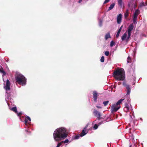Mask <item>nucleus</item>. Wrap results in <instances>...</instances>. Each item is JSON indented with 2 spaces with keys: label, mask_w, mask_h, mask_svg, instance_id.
Segmentation results:
<instances>
[{
  "label": "nucleus",
  "mask_w": 147,
  "mask_h": 147,
  "mask_svg": "<svg viewBox=\"0 0 147 147\" xmlns=\"http://www.w3.org/2000/svg\"><path fill=\"white\" fill-rule=\"evenodd\" d=\"M68 135V131L64 127L58 128L56 129L53 133V137L56 142H59L66 138Z\"/></svg>",
  "instance_id": "1"
},
{
  "label": "nucleus",
  "mask_w": 147,
  "mask_h": 147,
  "mask_svg": "<svg viewBox=\"0 0 147 147\" xmlns=\"http://www.w3.org/2000/svg\"><path fill=\"white\" fill-rule=\"evenodd\" d=\"M113 75L116 80L123 81L125 78L124 69L122 68H118L113 72Z\"/></svg>",
  "instance_id": "2"
},
{
  "label": "nucleus",
  "mask_w": 147,
  "mask_h": 147,
  "mask_svg": "<svg viewBox=\"0 0 147 147\" xmlns=\"http://www.w3.org/2000/svg\"><path fill=\"white\" fill-rule=\"evenodd\" d=\"M15 79L16 82L22 86L26 85V79L22 74L20 73H17L16 75Z\"/></svg>",
  "instance_id": "3"
},
{
  "label": "nucleus",
  "mask_w": 147,
  "mask_h": 147,
  "mask_svg": "<svg viewBox=\"0 0 147 147\" xmlns=\"http://www.w3.org/2000/svg\"><path fill=\"white\" fill-rule=\"evenodd\" d=\"M10 83L8 80L7 79L5 83H4V88L6 91V97L5 98L6 101L9 99V98L11 95Z\"/></svg>",
  "instance_id": "4"
},
{
  "label": "nucleus",
  "mask_w": 147,
  "mask_h": 147,
  "mask_svg": "<svg viewBox=\"0 0 147 147\" xmlns=\"http://www.w3.org/2000/svg\"><path fill=\"white\" fill-rule=\"evenodd\" d=\"M124 100V99H120L116 103L112 105L111 107L112 111L115 112L118 110L120 108V104Z\"/></svg>",
  "instance_id": "5"
},
{
  "label": "nucleus",
  "mask_w": 147,
  "mask_h": 147,
  "mask_svg": "<svg viewBox=\"0 0 147 147\" xmlns=\"http://www.w3.org/2000/svg\"><path fill=\"white\" fill-rule=\"evenodd\" d=\"M123 85L127 89V93L126 96L127 97V102L130 103V99L129 97V95L130 93L131 89L130 87V86L127 84L125 82H123Z\"/></svg>",
  "instance_id": "6"
},
{
  "label": "nucleus",
  "mask_w": 147,
  "mask_h": 147,
  "mask_svg": "<svg viewBox=\"0 0 147 147\" xmlns=\"http://www.w3.org/2000/svg\"><path fill=\"white\" fill-rule=\"evenodd\" d=\"M134 27V25L133 24H131L128 27L127 29L128 35L127 38L126 39V41H129V39L130 38L131 35V32L133 30Z\"/></svg>",
  "instance_id": "7"
},
{
  "label": "nucleus",
  "mask_w": 147,
  "mask_h": 147,
  "mask_svg": "<svg viewBox=\"0 0 147 147\" xmlns=\"http://www.w3.org/2000/svg\"><path fill=\"white\" fill-rule=\"evenodd\" d=\"M31 119L28 116H27L24 120L25 124L26 125L25 127H28V125H29L31 123Z\"/></svg>",
  "instance_id": "8"
},
{
  "label": "nucleus",
  "mask_w": 147,
  "mask_h": 147,
  "mask_svg": "<svg viewBox=\"0 0 147 147\" xmlns=\"http://www.w3.org/2000/svg\"><path fill=\"white\" fill-rule=\"evenodd\" d=\"M93 113L94 115L97 117V118L98 119H100L101 115L100 112H98L95 109L93 112Z\"/></svg>",
  "instance_id": "9"
},
{
  "label": "nucleus",
  "mask_w": 147,
  "mask_h": 147,
  "mask_svg": "<svg viewBox=\"0 0 147 147\" xmlns=\"http://www.w3.org/2000/svg\"><path fill=\"white\" fill-rule=\"evenodd\" d=\"M9 109L13 111L16 113L17 114V115L19 117L22 114V113L21 112H20L19 113H18L17 111V108L16 107H13L11 108H9Z\"/></svg>",
  "instance_id": "10"
},
{
  "label": "nucleus",
  "mask_w": 147,
  "mask_h": 147,
  "mask_svg": "<svg viewBox=\"0 0 147 147\" xmlns=\"http://www.w3.org/2000/svg\"><path fill=\"white\" fill-rule=\"evenodd\" d=\"M88 127V125H86L84 128V129H83L80 135L81 137H82L85 136L87 133V131H86V129Z\"/></svg>",
  "instance_id": "11"
},
{
  "label": "nucleus",
  "mask_w": 147,
  "mask_h": 147,
  "mask_svg": "<svg viewBox=\"0 0 147 147\" xmlns=\"http://www.w3.org/2000/svg\"><path fill=\"white\" fill-rule=\"evenodd\" d=\"M97 94L98 93L96 91H94L93 92V97L94 98V101L95 102H96L97 101Z\"/></svg>",
  "instance_id": "12"
},
{
  "label": "nucleus",
  "mask_w": 147,
  "mask_h": 147,
  "mask_svg": "<svg viewBox=\"0 0 147 147\" xmlns=\"http://www.w3.org/2000/svg\"><path fill=\"white\" fill-rule=\"evenodd\" d=\"M122 16L121 14H119L117 16V22L118 24H120L121 22Z\"/></svg>",
  "instance_id": "13"
},
{
  "label": "nucleus",
  "mask_w": 147,
  "mask_h": 147,
  "mask_svg": "<svg viewBox=\"0 0 147 147\" xmlns=\"http://www.w3.org/2000/svg\"><path fill=\"white\" fill-rule=\"evenodd\" d=\"M127 34L125 33L122 36L121 39L122 40V41H123L124 40H126V39L127 38Z\"/></svg>",
  "instance_id": "14"
},
{
  "label": "nucleus",
  "mask_w": 147,
  "mask_h": 147,
  "mask_svg": "<svg viewBox=\"0 0 147 147\" xmlns=\"http://www.w3.org/2000/svg\"><path fill=\"white\" fill-rule=\"evenodd\" d=\"M111 36L110 35V33L108 32L106 34L105 36V39L106 40H107L109 38H111Z\"/></svg>",
  "instance_id": "15"
},
{
  "label": "nucleus",
  "mask_w": 147,
  "mask_h": 147,
  "mask_svg": "<svg viewBox=\"0 0 147 147\" xmlns=\"http://www.w3.org/2000/svg\"><path fill=\"white\" fill-rule=\"evenodd\" d=\"M115 3H113L112 4H111V5H110V7L109 8V9H108V11H110V10H111L115 6Z\"/></svg>",
  "instance_id": "16"
},
{
  "label": "nucleus",
  "mask_w": 147,
  "mask_h": 147,
  "mask_svg": "<svg viewBox=\"0 0 147 147\" xmlns=\"http://www.w3.org/2000/svg\"><path fill=\"white\" fill-rule=\"evenodd\" d=\"M140 13V11L138 9H137L135 10L134 15L138 16Z\"/></svg>",
  "instance_id": "17"
},
{
  "label": "nucleus",
  "mask_w": 147,
  "mask_h": 147,
  "mask_svg": "<svg viewBox=\"0 0 147 147\" xmlns=\"http://www.w3.org/2000/svg\"><path fill=\"white\" fill-rule=\"evenodd\" d=\"M130 105V103H129V102L127 103L126 102L125 103V107H128L129 108H130V106L129 105Z\"/></svg>",
  "instance_id": "18"
},
{
  "label": "nucleus",
  "mask_w": 147,
  "mask_h": 147,
  "mask_svg": "<svg viewBox=\"0 0 147 147\" xmlns=\"http://www.w3.org/2000/svg\"><path fill=\"white\" fill-rule=\"evenodd\" d=\"M0 72L3 73V76H4L6 74V73L5 71H4L3 70V69H0Z\"/></svg>",
  "instance_id": "19"
},
{
  "label": "nucleus",
  "mask_w": 147,
  "mask_h": 147,
  "mask_svg": "<svg viewBox=\"0 0 147 147\" xmlns=\"http://www.w3.org/2000/svg\"><path fill=\"white\" fill-rule=\"evenodd\" d=\"M102 20L101 19L99 20V25L100 27H101L102 25Z\"/></svg>",
  "instance_id": "20"
},
{
  "label": "nucleus",
  "mask_w": 147,
  "mask_h": 147,
  "mask_svg": "<svg viewBox=\"0 0 147 147\" xmlns=\"http://www.w3.org/2000/svg\"><path fill=\"white\" fill-rule=\"evenodd\" d=\"M128 15V12L127 10V11L124 14V17L125 18H127Z\"/></svg>",
  "instance_id": "21"
},
{
  "label": "nucleus",
  "mask_w": 147,
  "mask_h": 147,
  "mask_svg": "<svg viewBox=\"0 0 147 147\" xmlns=\"http://www.w3.org/2000/svg\"><path fill=\"white\" fill-rule=\"evenodd\" d=\"M118 3L120 6H121L122 5V0H118Z\"/></svg>",
  "instance_id": "22"
},
{
  "label": "nucleus",
  "mask_w": 147,
  "mask_h": 147,
  "mask_svg": "<svg viewBox=\"0 0 147 147\" xmlns=\"http://www.w3.org/2000/svg\"><path fill=\"white\" fill-rule=\"evenodd\" d=\"M109 102V101H105L103 102V104H104L105 106H106L107 105Z\"/></svg>",
  "instance_id": "23"
},
{
  "label": "nucleus",
  "mask_w": 147,
  "mask_h": 147,
  "mask_svg": "<svg viewBox=\"0 0 147 147\" xmlns=\"http://www.w3.org/2000/svg\"><path fill=\"white\" fill-rule=\"evenodd\" d=\"M145 6V3L143 1L141 3H140V7H142V6Z\"/></svg>",
  "instance_id": "24"
},
{
  "label": "nucleus",
  "mask_w": 147,
  "mask_h": 147,
  "mask_svg": "<svg viewBox=\"0 0 147 147\" xmlns=\"http://www.w3.org/2000/svg\"><path fill=\"white\" fill-rule=\"evenodd\" d=\"M80 137H81L80 136H80L77 135L75 136L74 138V139L75 140L78 139H79Z\"/></svg>",
  "instance_id": "25"
},
{
  "label": "nucleus",
  "mask_w": 147,
  "mask_h": 147,
  "mask_svg": "<svg viewBox=\"0 0 147 147\" xmlns=\"http://www.w3.org/2000/svg\"><path fill=\"white\" fill-rule=\"evenodd\" d=\"M115 44V42L113 41H111L110 44V46L111 47H112Z\"/></svg>",
  "instance_id": "26"
},
{
  "label": "nucleus",
  "mask_w": 147,
  "mask_h": 147,
  "mask_svg": "<svg viewBox=\"0 0 147 147\" xmlns=\"http://www.w3.org/2000/svg\"><path fill=\"white\" fill-rule=\"evenodd\" d=\"M98 124H95L94 125L93 128L94 129H96L98 128Z\"/></svg>",
  "instance_id": "27"
},
{
  "label": "nucleus",
  "mask_w": 147,
  "mask_h": 147,
  "mask_svg": "<svg viewBox=\"0 0 147 147\" xmlns=\"http://www.w3.org/2000/svg\"><path fill=\"white\" fill-rule=\"evenodd\" d=\"M129 109L130 108H129L128 107H125L124 108V110L125 112H127Z\"/></svg>",
  "instance_id": "28"
},
{
  "label": "nucleus",
  "mask_w": 147,
  "mask_h": 147,
  "mask_svg": "<svg viewBox=\"0 0 147 147\" xmlns=\"http://www.w3.org/2000/svg\"><path fill=\"white\" fill-rule=\"evenodd\" d=\"M69 142V140L68 139H66L64 141H62L61 142H62V143L63 142L64 143H68Z\"/></svg>",
  "instance_id": "29"
},
{
  "label": "nucleus",
  "mask_w": 147,
  "mask_h": 147,
  "mask_svg": "<svg viewBox=\"0 0 147 147\" xmlns=\"http://www.w3.org/2000/svg\"><path fill=\"white\" fill-rule=\"evenodd\" d=\"M120 32H121V31H120V30H118V32H117V34H116V37L117 38H118L119 36V35Z\"/></svg>",
  "instance_id": "30"
},
{
  "label": "nucleus",
  "mask_w": 147,
  "mask_h": 147,
  "mask_svg": "<svg viewBox=\"0 0 147 147\" xmlns=\"http://www.w3.org/2000/svg\"><path fill=\"white\" fill-rule=\"evenodd\" d=\"M131 58L130 57H128L127 59V63H129L130 62V61H131Z\"/></svg>",
  "instance_id": "31"
},
{
  "label": "nucleus",
  "mask_w": 147,
  "mask_h": 147,
  "mask_svg": "<svg viewBox=\"0 0 147 147\" xmlns=\"http://www.w3.org/2000/svg\"><path fill=\"white\" fill-rule=\"evenodd\" d=\"M104 57L102 56L101 57L100 59V61L102 63L104 61Z\"/></svg>",
  "instance_id": "32"
},
{
  "label": "nucleus",
  "mask_w": 147,
  "mask_h": 147,
  "mask_svg": "<svg viewBox=\"0 0 147 147\" xmlns=\"http://www.w3.org/2000/svg\"><path fill=\"white\" fill-rule=\"evenodd\" d=\"M138 16L134 14V16H133V17H134L133 20H134V21L136 20Z\"/></svg>",
  "instance_id": "33"
},
{
  "label": "nucleus",
  "mask_w": 147,
  "mask_h": 147,
  "mask_svg": "<svg viewBox=\"0 0 147 147\" xmlns=\"http://www.w3.org/2000/svg\"><path fill=\"white\" fill-rule=\"evenodd\" d=\"M109 53L108 51H106L105 53V54L106 56H108L109 55Z\"/></svg>",
  "instance_id": "34"
},
{
  "label": "nucleus",
  "mask_w": 147,
  "mask_h": 147,
  "mask_svg": "<svg viewBox=\"0 0 147 147\" xmlns=\"http://www.w3.org/2000/svg\"><path fill=\"white\" fill-rule=\"evenodd\" d=\"M62 144V143L61 142H60L57 145V146H58V147H59Z\"/></svg>",
  "instance_id": "35"
},
{
  "label": "nucleus",
  "mask_w": 147,
  "mask_h": 147,
  "mask_svg": "<svg viewBox=\"0 0 147 147\" xmlns=\"http://www.w3.org/2000/svg\"><path fill=\"white\" fill-rule=\"evenodd\" d=\"M110 0H105L104 2V4H105L108 2Z\"/></svg>",
  "instance_id": "36"
},
{
  "label": "nucleus",
  "mask_w": 147,
  "mask_h": 147,
  "mask_svg": "<svg viewBox=\"0 0 147 147\" xmlns=\"http://www.w3.org/2000/svg\"><path fill=\"white\" fill-rule=\"evenodd\" d=\"M103 121H101L100 122H99V123H98V126H99L100 125L103 124Z\"/></svg>",
  "instance_id": "37"
},
{
  "label": "nucleus",
  "mask_w": 147,
  "mask_h": 147,
  "mask_svg": "<svg viewBox=\"0 0 147 147\" xmlns=\"http://www.w3.org/2000/svg\"><path fill=\"white\" fill-rule=\"evenodd\" d=\"M123 27V25L121 26L118 30H120V31H121Z\"/></svg>",
  "instance_id": "38"
},
{
  "label": "nucleus",
  "mask_w": 147,
  "mask_h": 147,
  "mask_svg": "<svg viewBox=\"0 0 147 147\" xmlns=\"http://www.w3.org/2000/svg\"><path fill=\"white\" fill-rule=\"evenodd\" d=\"M82 0H78V3H81V2H82Z\"/></svg>",
  "instance_id": "39"
},
{
  "label": "nucleus",
  "mask_w": 147,
  "mask_h": 147,
  "mask_svg": "<svg viewBox=\"0 0 147 147\" xmlns=\"http://www.w3.org/2000/svg\"><path fill=\"white\" fill-rule=\"evenodd\" d=\"M96 107L98 108H100V109L101 108V107L99 106H96Z\"/></svg>",
  "instance_id": "40"
},
{
  "label": "nucleus",
  "mask_w": 147,
  "mask_h": 147,
  "mask_svg": "<svg viewBox=\"0 0 147 147\" xmlns=\"http://www.w3.org/2000/svg\"><path fill=\"white\" fill-rule=\"evenodd\" d=\"M25 131L26 132H29V131H28V129H26Z\"/></svg>",
  "instance_id": "41"
},
{
  "label": "nucleus",
  "mask_w": 147,
  "mask_h": 147,
  "mask_svg": "<svg viewBox=\"0 0 147 147\" xmlns=\"http://www.w3.org/2000/svg\"><path fill=\"white\" fill-rule=\"evenodd\" d=\"M145 4L146 5H147V2L145 3Z\"/></svg>",
  "instance_id": "42"
},
{
  "label": "nucleus",
  "mask_w": 147,
  "mask_h": 147,
  "mask_svg": "<svg viewBox=\"0 0 147 147\" xmlns=\"http://www.w3.org/2000/svg\"><path fill=\"white\" fill-rule=\"evenodd\" d=\"M136 7V5H134V8H135Z\"/></svg>",
  "instance_id": "43"
},
{
  "label": "nucleus",
  "mask_w": 147,
  "mask_h": 147,
  "mask_svg": "<svg viewBox=\"0 0 147 147\" xmlns=\"http://www.w3.org/2000/svg\"><path fill=\"white\" fill-rule=\"evenodd\" d=\"M94 122H95V121H93V123H94Z\"/></svg>",
  "instance_id": "44"
},
{
  "label": "nucleus",
  "mask_w": 147,
  "mask_h": 147,
  "mask_svg": "<svg viewBox=\"0 0 147 147\" xmlns=\"http://www.w3.org/2000/svg\"><path fill=\"white\" fill-rule=\"evenodd\" d=\"M129 147H131V145H130Z\"/></svg>",
  "instance_id": "45"
},
{
  "label": "nucleus",
  "mask_w": 147,
  "mask_h": 147,
  "mask_svg": "<svg viewBox=\"0 0 147 147\" xmlns=\"http://www.w3.org/2000/svg\"><path fill=\"white\" fill-rule=\"evenodd\" d=\"M56 147H58L57 146Z\"/></svg>",
  "instance_id": "46"
},
{
  "label": "nucleus",
  "mask_w": 147,
  "mask_h": 147,
  "mask_svg": "<svg viewBox=\"0 0 147 147\" xmlns=\"http://www.w3.org/2000/svg\"><path fill=\"white\" fill-rule=\"evenodd\" d=\"M56 147H58L57 146Z\"/></svg>",
  "instance_id": "47"
}]
</instances>
